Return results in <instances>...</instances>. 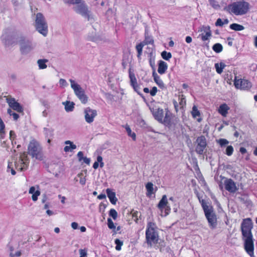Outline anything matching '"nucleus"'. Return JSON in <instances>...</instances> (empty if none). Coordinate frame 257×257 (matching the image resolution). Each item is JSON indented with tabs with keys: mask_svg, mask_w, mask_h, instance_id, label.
Instances as JSON below:
<instances>
[{
	"mask_svg": "<svg viewBox=\"0 0 257 257\" xmlns=\"http://www.w3.org/2000/svg\"><path fill=\"white\" fill-rule=\"evenodd\" d=\"M77 157H78V161L79 162L82 161V159L84 157L83 156V153L82 152H81V151H79L77 153Z\"/></svg>",
	"mask_w": 257,
	"mask_h": 257,
	"instance_id": "obj_50",
	"label": "nucleus"
},
{
	"mask_svg": "<svg viewBox=\"0 0 257 257\" xmlns=\"http://www.w3.org/2000/svg\"><path fill=\"white\" fill-rule=\"evenodd\" d=\"M157 207L161 211H163V210H165V215H167L170 213L171 208L170 206L168 205V202L166 195H164L162 196L161 200L159 201L157 205Z\"/></svg>",
	"mask_w": 257,
	"mask_h": 257,
	"instance_id": "obj_11",
	"label": "nucleus"
},
{
	"mask_svg": "<svg viewBox=\"0 0 257 257\" xmlns=\"http://www.w3.org/2000/svg\"><path fill=\"white\" fill-rule=\"evenodd\" d=\"M6 101L9 106L14 110L18 112H22L23 111L22 106L18 102L16 101L14 98L12 97L11 96H8L6 97Z\"/></svg>",
	"mask_w": 257,
	"mask_h": 257,
	"instance_id": "obj_13",
	"label": "nucleus"
},
{
	"mask_svg": "<svg viewBox=\"0 0 257 257\" xmlns=\"http://www.w3.org/2000/svg\"><path fill=\"white\" fill-rule=\"evenodd\" d=\"M148 43H151V41L150 42H145L144 41L143 42H141L139 44H137L136 46V50L138 52L137 57L139 59L141 58V56L142 54L143 48L145 45L148 44Z\"/></svg>",
	"mask_w": 257,
	"mask_h": 257,
	"instance_id": "obj_25",
	"label": "nucleus"
},
{
	"mask_svg": "<svg viewBox=\"0 0 257 257\" xmlns=\"http://www.w3.org/2000/svg\"><path fill=\"white\" fill-rule=\"evenodd\" d=\"M152 75L155 82L158 85V86L161 88H164L165 84L163 80H162L161 77L157 74V73L155 72V71H153Z\"/></svg>",
	"mask_w": 257,
	"mask_h": 257,
	"instance_id": "obj_24",
	"label": "nucleus"
},
{
	"mask_svg": "<svg viewBox=\"0 0 257 257\" xmlns=\"http://www.w3.org/2000/svg\"><path fill=\"white\" fill-rule=\"evenodd\" d=\"M224 185L225 190L230 193H234L237 190L235 182L230 178H225L224 181Z\"/></svg>",
	"mask_w": 257,
	"mask_h": 257,
	"instance_id": "obj_15",
	"label": "nucleus"
},
{
	"mask_svg": "<svg viewBox=\"0 0 257 257\" xmlns=\"http://www.w3.org/2000/svg\"><path fill=\"white\" fill-rule=\"evenodd\" d=\"M153 186V184L152 182H148L146 185V188L147 189V196L151 197L153 194L155 193L154 192Z\"/></svg>",
	"mask_w": 257,
	"mask_h": 257,
	"instance_id": "obj_26",
	"label": "nucleus"
},
{
	"mask_svg": "<svg viewBox=\"0 0 257 257\" xmlns=\"http://www.w3.org/2000/svg\"><path fill=\"white\" fill-rule=\"evenodd\" d=\"M99 167V162H98V161L95 162L93 165V168L94 169H97Z\"/></svg>",
	"mask_w": 257,
	"mask_h": 257,
	"instance_id": "obj_57",
	"label": "nucleus"
},
{
	"mask_svg": "<svg viewBox=\"0 0 257 257\" xmlns=\"http://www.w3.org/2000/svg\"><path fill=\"white\" fill-rule=\"evenodd\" d=\"M70 82L71 83V87L73 89L75 95L77 97L85 93L84 90L79 84L76 83L74 80L70 79Z\"/></svg>",
	"mask_w": 257,
	"mask_h": 257,
	"instance_id": "obj_18",
	"label": "nucleus"
},
{
	"mask_svg": "<svg viewBox=\"0 0 257 257\" xmlns=\"http://www.w3.org/2000/svg\"><path fill=\"white\" fill-rule=\"evenodd\" d=\"M65 3L69 4H79L80 3L81 0H63Z\"/></svg>",
	"mask_w": 257,
	"mask_h": 257,
	"instance_id": "obj_45",
	"label": "nucleus"
},
{
	"mask_svg": "<svg viewBox=\"0 0 257 257\" xmlns=\"http://www.w3.org/2000/svg\"><path fill=\"white\" fill-rule=\"evenodd\" d=\"M234 85L237 89L244 90H249L252 87V83L248 80L237 79L236 77H235L234 80Z\"/></svg>",
	"mask_w": 257,
	"mask_h": 257,
	"instance_id": "obj_8",
	"label": "nucleus"
},
{
	"mask_svg": "<svg viewBox=\"0 0 257 257\" xmlns=\"http://www.w3.org/2000/svg\"><path fill=\"white\" fill-rule=\"evenodd\" d=\"M17 138V136L15 133V132L14 131H10V140H17L16 139Z\"/></svg>",
	"mask_w": 257,
	"mask_h": 257,
	"instance_id": "obj_47",
	"label": "nucleus"
},
{
	"mask_svg": "<svg viewBox=\"0 0 257 257\" xmlns=\"http://www.w3.org/2000/svg\"><path fill=\"white\" fill-rule=\"evenodd\" d=\"M59 83L62 86H65L66 85L67 82L66 80L64 79H60L59 80Z\"/></svg>",
	"mask_w": 257,
	"mask_h": 257,
	"instance_id": "obj_53",
	"label": "nucleus"
},
{
	"mask_svg": "<svg viewBox=\"0 0 257 257\" xmlns=\"http://www.w3.org/2000/svg\"><path fill=\"white\" fill-rule=\"evenodd\" d=\"M28 150L29 154L33 158L40 161L43 159L42 148L36 140H32L30 142Z\"/></svg>",
	"mask_w": 257,
	"mask_h": 257,
	"instance_id": "obj_5",
	"label": "nucleus"
},
{
	"mask_svg": "<svg viewBox=\"0 0 257 257\" xmlns=\"http://www.w3.org/2000/svg\"><path fill=\"white\" fill-rule=\"evenodd\" d=\"M30 160L28 157V154L26 152H23L20 154L19 159H17L14 161V164L13 162H9L8 166V171L11 169V174L15 175L16 173L15 168L19 171H23L26 170L28 168Z\"/></svg>",
	"mask_w": 257,
	"mask_h": 257,
	"instance_id": "obj_3",
	"label": "nucleus"
},
{
	"mask_svg": "<svg viewBox=\"0 0 257 257\" xmlns=\"http://www.w3.org/2000/svg\"><path fill=\"white\" fill-rule=\"evenodd\" d=\"M35 27L40 34L44 36L47 35L48 33V25L44 16L41 13H38L36 15Z\"/></svg>",
	"mask_w": 257,
	"mask_h": 257,
	"instance_id": "obj_6",
	"label": "nucleus"
},
{
	"mask_svg": "<svg viewBox=\"0 0 257 257\" xmlns=\"http://www.w3.org/2000/svg\"><path fill=\"white\" fill-rule=\"evenodd\" d=\"M11 142H12V145L13 146V147H14V145H16L17 144L16 140H14L13 141L11 140Z\"/></svg>",
	"mask_w": 257,
	"mask_h": 257,
	"instance_id": "obj_61",
	"label": "nucleus"
},
{
	"mask_svg": "<svg viewBox=\"0 0 257 257\" xmlns=\"http://www.w3.org/2000/svg\"><path fill=\"white\" fill-rule=\"evenodd\" d=\"M125 128L127 132V135L132 137L133 141L136 140V135L134 132H132L130 126L127 124L125 125Z\"/></svg>",
	"mask_w": 257,
	"mask_h": 257,
	"instance_id": "obj_30",
	"label": "nucleus"
},
{
	"mask_svg": "<svg viewBox=\"0 0 257 257\" xmlns=\"http://www.w3.org/2000/svg\"><path fill=\"white\" fill-rule=\"evenodd\" d=\"M228 23V21L227 19H225L224 22H223L220 18H218L215 22V26L222 27L224 24H227Z\"/></svg>",
	"mask_w": 257,
	"mask_h": 257,
	"instance_id": "obj_37",
	"label": "nucleus"
},
{
	"mask_svg": "<svg viewBox=\"0 0 257 257\" xmlns=\"http://www.w3.org/2000/svg\"><path fill=\"white\" fill-rule=\"evenodd\" d=\"M164 112L162 108H158L153 112V115L155 118L160 122H161L164 119Z\"/></svg>",
	"mask_w": 257,
	"mask_h": 257,
	"instance_id": "obj_22",
	"label": "nucleus"
},
{
	"mask_svg": "<svg viewBox=\"0 0 257 257\" xmlns=\"http://www.w3.org/2000/svg\"><path fill=\"white\" fill-rule=\"evenodd\" d=\"M65 144L66 145H69V146H66L64 148V151L65 152H71L72 150L75 149L76 148V146L74 145L72 142L70 141H66L65 142Z\"/></svg>",
	"mask_w": 257,
	"mask_h": 257,
	"instance_id": "obj_28",
	"label": "nucleus"
},
{
	"mask_svg": "<svg viewBox=\"0 0 257 257\" xmlns=\"http://www.w3.org/2000/svg\"><path fill=\"white\" fill-rule=\"evenodd\" d=\"M20 50L22 53H25L30 51L32 49L31 42L24 37H21L19 40Z\"/></svg>",
	"mask_w": 257,
	"mask_h": 257,
	"instance_id": "obj_12",
	"label": "nucleus"
},
{
	"mask_svg": "<svg viewBox=\"0 0 257 257\" xmlns=\"http://www.w3.org/2000/svg\"><path fill=\"white\" fill-rule=\"evenodd\" d=\"M254 46L257 48V36L254 37Z\"/></svg>",
	"mask_w": 257,
	"mask_h": 257,
	"instance_id": "obj_60",
	"label": "nucleus"
},
{
	"mask_svg": "<svg viewBox=\"0 0 257 257\" xmlns=\"http://www.w3.org/2000/svg\"><path fill=\"white\" fill-rule=\"evenodd\" d=\"M253 223L250 218L243 219L241 224V232L244 240V248L250 256L254 255V242L251 230Z\"/></svg>",
	"mask_w": 257,
	"mask_h": 257,
	"instance_id": "obj_1",
	"label": "nucleus"
},
{
	"mask_svg": "<svg viewBox=\"0 0 257 257\" xmlns=\"http://www.w3.org/2000/svg\"><path fill=\"white\" fill-rule=\"evenodd\" d=\"M197 142L196 152L197 154L202 155L207 145L206 139L204 136H201L198 138Z\"/></svg>",
	"mask_w": 257,
	"mask_h": 257,
	"instance_id": "obj_14",
	"label": "nucleus"
},
{
	"mask_svg": "<svg viewBox=\"0 0 257 257\" xmlns=\"http://www.w3.org/2000/svg\"><path fill=\"white\" fill-rule=\"evenodd\" d=\"M161 56L164 60H169L172 58V55L170 52L164 51L161 53Z\"/></svg>",
	"mask_w": 257,
	"mask_h": 257,
	"instance_id": "obj_35",
	"label": "nucleus"
},
{
	"mask_svg": "<svg viewBox=\"0 0 257 257\" xmlns=\"http://www.w3.org/2000/svg\"><path fill=\"white\" fill-rule=\"evenodd\" d=\"M192 115L194 118H196L197 116H199L200 115L199 111L195 106H194L192 108Z\"/></svg>",
	"mask_w": 257,
	"mask_h": 257,
	"instance_id": "obj_38",
	"label": "nucleus"
},
{
	"mask_svg": "<svg viewBox=\"0 0 257 257\" xmlns=\"http://www.w3.org/2000/svg\"><path fill=\"white\" fill-rule=\"evenodd\" d=\"M71 227L74 229H76L78 227V224L76 222H73L71 223Z\"/></svg>",
	"mask_w": 257,
	"mask_h": 257,
	"instance_id": "obj_58",
	"label": "nucleus"
},
{
	"mask_svg": "<svg viewBox=\"0 0 257 257\" xmlns=\"http://www.w3.org/2000/svg\"><path fill=\"white\" fill-rule=\"evenodd\" d=\"M194 192L199 203L201 205L209 226L212 229L215 228L217 226V216L215 212L214 211L213 206L211 205H208L207 204V202L204 199H202V196H200L197 189H194Z\"/></svg>",
	"mask_w": 257,
	"mask_h": 257,
	"instance_id": "obj_2",
	"label": "nucleus"
},
{
	"mask_svg": "<svg viewBox=\"0 0 257 257\" xmlns=\"http://www.w3.org/2000/svg\"><path fill=\"white\" fill-rule=\"evenodd\" d=\"M128 73L131 85L133 87L134 89L138 92L139 94L141 95V93L138 91V90L139 88V86L137 83V78L135 73L131 71V68L129 69Z\"/></svg>",
	"mask_w": 257,
	"mask_h": 257,
	"instance_id": "obj_17",
	"label": "nucleus"
},
{
	"mask_svg": "<svg viewBox=\"0 0 257 257\" xmlns=\"http://www.w3.org/2000/svg\"><path fill=\"white\" fill-rule=\"evenodd\" d=\"M225 66V65L223 63H220V64L216 63L215 64V67L217 73L218 74H221L222 72L223 69L224 68Z\"/></svg>",
	"mask_w": 257,
	"mask_h": 257,
	"instance_id": "obj_33",
	"label": "nucleus"
},
{
	"mask_svg": "<svg viewBox=\"0 0 257 257\" xmlns=\"http://www.w3.org/2000/svg\"><path fill=\"white\" fill-rule=\"evenodd\" d=\"M233 151V147L232 146H228L226 149L225 154L227 156H230L232 155Z\"/></svg>",
	"mask_w": 257,
	"mask_h": 257,
	"instance_id": "obj_42",
	"label": "nucleus"
},
{
	"mask_svg": "<svg viewBox=\"0 0 257 257\" xmlns=\"http://www.w3.org/2000/svg\"><path fill=\"white\" fill-rule=\"evenodd\" d=\"M174 42H173V41H172V40H171V41H170L169 42V46L170 47H173V46H174Z\"/></svg>",
	"mask_w": 257,
	"mask_h": 257,
	"instance_id": "obj_62",
	"label": "nucleus"
},
{
	"mask_svg": "<svg viewBox=\"0 0 257 257\" xmlns=\"http://www.w3.org/2000/svg\"><path fill=\"white\" fill-rule=\"evenodd\" d=\"M199 31L201 33L199 35V38H200L202 41L205 42L209 40L212 36V32L210 26H202L200 28Z\"/></svg>",
	"mask_w": 257,
	"mask_h": 257,
	"instance_id": "obj_10",
	"label": "nucleus"
},
{
	"mask_svg": "<svg viewBox=\"0 0 257 257\" xmlns=\"http://www.w3.org/2000/svg\"><path fill=\"white\" fill-rule=\"evenodd\" d=\"M230 28L234 31H239L244 30V27L240 24L233 23L230 25Z\"/></svg>",
	"mask_w": 257,
	"mask_h": 257,
	"instance_id": "obj_29",
	"label": "nucleus"
},
{
	"mask_svg": "<svg viewBox=\"0 0 257 257\" xmlns=\"http://www.w3.org/2000/svg\"><path fill=\"white\" fill-rule=\"evenodd\" d=\"M40 194V192L38 190L35 191V192L33 194L32 196V200L34 201H36L38 199V196H39Z\"/></svg>",
	"mask_w": 257,
	"mask_h": 257,
	"instance_id": "obj_46",
	"label": "nucleus"
},
{
	"mask_svg": "<svg viewBox=\"0 0 257 257\" xmlns=\"http://www.w3.org/2000/svg\"><path fill=\"white\" fill-rule=\"evenodd\" d=\"M83 163H85L87 165H89L90 162V160L89 158H88L86 157H84L83 159Z\"/></svg>",
	"mask_w": 257,
	"mask_h": 257,
	"instance_id": "obj_51",
	"label": "nucleus"
},
{
	"mask_svg": "<svg viewBox=\"0 0 257 257\" xmlns=\"http://www.w3.org/2000/svg\"><path fill=\"white\" fill-rule=\"evenodd\" d=\"M106 192L111 203L113 205H115L117 201L115 192L110 188L106 189Z\"/></svg>",
	"mask_w": 257,
	"mask_h": 257,
	"instance_id": "obj_20",
	"label": "nucleus"
},
{
	"mask_svg": "<svg viewBox=\"0 0 257 257\" xmlns=\"http://www.w3.org/2000/svg\"><path fill=\"white\" fill-rule=\"evenodd\" d=\"M229 109L230 107L228 106V105L224 103L219 106L218 109V112L222 116L226 117Z\"/></svg>",
	"mask_w": 257,
	"mask_h": 257,
	"instance_id": "obj_21",
	"label": "nucleus"
},
{
	"mask_svg": "<svg viewBox=\"0 0 257 257\" xmlns=\"http://www.w3.org/2000/svg\"><path fill=\"white\" fill-rule=\"evenodd\" d=\"M158 91L157 88L156 86L153 87L151 90L150 93L151 96H154L156 95Z\"/></svg>",
	"mask_w": 257,
	"mask_h": 257,
	"instance_id": "obj_49",
	"label": "nucleus"
},
{
	"mask_svg": "<svg viewBox=\"0 0 257 257\" xmlns=\"http://www.w3.org/2000/svg\"><path fill=\"white\" fill-rule=\"evenodd\" d=\"M77 176L80 178L79 183L82 185H84L86 183V176H84L83 173L82 172L78 174Z\"/></svg>",
	"mask_w": 257,
	"mask_h": 257,
	"instance_id": "obj_36",
	"label": "nucleus"
},
{
	"mask_svg": "<svg viewBox=\"0 0 257 257\" xmlns=\"http://www.w3.org/2000/svg\"><path fill=\"white\" fill-rule=\"evenodd\" d=\"M74 108V103L73 102L66 101L65 104V109L66 111L69 112L73 111Z\"/></svg>",
	"mask_w": 257,
	"mask_h": 257,
	"instance_id": "obj_31",
	"label": "nucleus"
},
{
	"mask_svg": "<svg viewBox=\"0 0 257 257\" xmlns=\"http://www.w3.org/2000/svg\"><path fill=\"white\" fill-rule=\"evenodd\" d=\"M109 215L114 220H116L117 217V212L114 209H111L109 212Z\"/></svg>",
	"mask_w": 257,
	"mask_h": 257,
	"instance_id": "obj_40",
	"label": "nucleus"
},
{
	"mask_svg": "<svg viewBox=\"0 0 257 257\" xmlns=\"http://www.w3.org/2000/svg\"><path fill=\"white\" fill-rule=\"evenodd\" d=\"M65 144L66 145H69V146H66L64 148V151L65 152H71L72 150L75 149L76 148V146L74 145L72 142L70 141H66L65 142Z\"/></svg>",
	"mask_w": 257,
	"mask_h": 257,
	"instance_id": "obj_27",
	"label": "nucleus"
},
{
	"mask_svg": "<svg viewBox=\"0 0 257 257\" xmlns=\"http://www.w3.org/2000/svg\"><path fill=\"white\" fill-rule=\"evenodd\" d=\"M185 41L187 43H190L192 41V39L190 36H187L185 38Z\"/></svg>",
	"mask_w": 257,
	"mask_h": 257,
	"instance_id": "obj_54",
	"label": "nucleus"
},
{
	"mask_svg": "<svg viewBox=\"0 0 257 257\" xmlns=\"http://www.w3.org/2000/svg\"><path fill=\"white\" fill-rule=\"evenodd\" d=\"M156 225L154 222H149L146 230V240L148 246L152 247L159 243V236L156 230Z\"/></svg>",
	"mask_w": 257,
	"mask_h": 257,
	"instance_id": "obj_4",
	"label": "nucleus"
},
{
	"mask_svg": "<svg viewBox=\"0 0 257 257\" xmlns=\"http://www.w3.org/2000/svg\"><path fill=\"white\" fill-rule=\"evenodd\" d=\"M97 160L98 161V162L100 164V167L101 168H103L104 164L103 162V159L102 157L101 156H98L97 157Z\"/></svg>",
	"mask_w": 257,
	"mask_h": 257,
	"instance_id": "obj_48",
	"label": "nucleus"
},
{
	"mask_svg": "<svg viewBox=\"0 0 257 257\" xmlns=\"http://www.w3.org/2000/svg\"><path fill=\"white\" fill-rule=\"evenodd\" d=\"M82 103L85 104L88 101V97L84 93L77 97Z\"/></svg>",
	"mask_w": 257,
	"mask_h": 257,
	"instance_id": "obj_41",
	"label": "nucleus"
},
{
	"mask_svg": "<svg viewBox=\"0 0 257 257\" xmlns=\"http://www.w3.org/2000/svg\"><path fill=\"white\" fill-rule=\"evenodd\" d=\"M114 242L116 244L115 249L116 250H120L121 249V246L123 244L122 241L120 240L119 239H115Z\"/></svg>",
	"mask_w": 257,
	"mask_h": 257,
	"instance_id": "obj_39",
	"label": "nucleus"
},
{
	"mask_svg": "<svg viewBox=\"0 0 257 257\" xmlns=\"http://www.w3.org/2000/svg\"><path fill=\"white\" fill-rule=\"evenodd\" d=\"M107 225L108 227L110 229H115V226L111 218H109L107 219Z\"/></svg>",
	"mask_w": 257,
	"mask_h": 257,
	"instance_id": "obj_43",
	"label": "nucleus"
},
{
	"mask_svg": "<svg viewBox=\"0 0 257 257\" xmlns=\"http://www.w3.org/2000/svg\"><path fill=\"white\" fill-rule=\"evenodd\" d=\"M48 62L47 59H39L37 61V63L40 69H44L47 68V66L46 63Z\"/></svg>",
	"mask_w": 257,
	"mask_h": 257,
	"instance_id": "obj_32",
	"label": "nucleus"
},
{
	"mask_svg": "<svg viewBox=\"0 0 257 257\" xmlns=\"http://www.w3.org/2000/svg\"><path fill=\"white\" fill-rule=\"evenodd\" d=\"M168 69V65L165 62L160 60L158 63V72L160 74L165 73Z\"/></svg>",
	"mask_w": 257,
	"mask_h": 257,
	"instance_id": "obj_23",
	"label": "nucleus"
},
{
	"mask_svg": "<svg viewBox=\"0 0 257 257\" xmlns=\"http://www.w3.org/2000/svg\"><path fill=\"white\" fill-rule=\"evenodd\" d=\"M218 143L220 145V146L222 147L226 145H227L229 142L228 141L225 139H220L218 141Z\"/></svg>",
	"mask_w": 257,
	"mask_h": 257,
	"instance_id": "obj_44",
	"label": "nucleus"
},
{
	"mask_svg": "<svg viewBox=\"0 0 257 257\" xmlns=\"http://www.w3.org/2000/svg\"><path fill=\"white\" fill-rule=\"evenodd\" d=\"M11 116H13V118H14V119L15 120H18V119L19 118V115L18 114H17V113L14 112L13 113H12V115Z\"/></svg>",
	"mask_w": 257,
	"mask_h": 257,
	"instance_id": "obj_52",
	"label": "nucleus"
},
{
	"mask_svg": "<svg viewBox=\"0 0 257 257\" xmlns=\"http://www.w3.org/2000/svg\"><path fill=\"white\" fill-rule=\"evenodd\" d=\"M77 5V6L74 8V11L77 13L86 18L88 20H89L92 18L91 12L88 10V7L84 2H81V1L80 3Z\"/></svg>",
	"mask_w": 257,
	"mask_h": 257,
	"instance_id": "obj_7",
	"label": "nucleus"
},
{
	"mask_svg": "<svg viewBox=\"0 0 257 257\" xmlns=\"http://www.w3.org/2000/svg\"><path fill=\"white\" fill-rule=\"evenodd\" d=\"M84 113L85 120L89 123L93 121L94 117L97 115V111L89 107L85 109Z\"/></svg>",
	"mask_w": 257,
	"mask_h": 257,
	"instance_id": "obj_16",
	"label": "nucleus"
},
{
	"mask_svg": "<svg viewBox=\"0 0 257 257\" xmlns=\"http://www.w3.org/2000/svg\"><path fill=\"white\" fill-rule=\"evenodd\" d=\"M213 50L217 53L221 52L223 50V47L220 43H216L212 47Z\"/></svg>",
	"mask_w": 257,
	"mask_h": 257,
	"instance_id": "obj_34",
	"label": "nucleus"
},
{
	"mask_svg": "<svg viewBox=\"0 0 257 257\" xmlns=\"http://www.w3.org/2000/svg\"><path fill=\"white\" fill-rule=\"evenodd\" d=\"M239 152L242 154H244L246 153V149L244 147H240L239 149Z\"/></svg>",
	"mask_w": 257,
	"mask_h": 257,
	"instance_id": "obj_56",
	"label": "nucleus"
},
{
	"mask_svg": "<svg viewBox=\"0 0 257 257\" xmlns=\"http://www.w3.org/2000/svg\"><path fill=\"white\" fill-rule=\"evenodd\" d=\"M35 192V188L34 187H31L29 189V193L30 194H34Z\"/></svg>",
	"mask_w": 257,
	"mask_h": 257,
	"instance_id": "obj_59",
	"label": "nucleus"
},
{
	"mask_svg": "<svg viewBox=\"0 0 257 257\" xmlns=\"http://www.w3.org/2000/svg\"><path fill=\"white\" fill-rule=\"evenodd\" d=\"M97 198L99 200L106 198V195L104 194H100L97 196Z\"/></svg>",
	"mask_w": 257,
	"mask_h": 257,
	"instance_id": "obj_55",
	"label": "nucleus"
},
{
	"mask_svg": "<svg viewBox=\"0 0 257 257\" xmlns=\"http://www.w3.org/2000/svg\"><path fill=\"white\" fill-rule=\"evenodd\" d=\"M178 102L174 100L173 102L176 112L179 111L183 113L185 111V108L186 105V100L185 96L183 94H179L178 95Z\"/></svg>",
	"mask_w": 257,
	"mask_h": 257,
	"instance_id": "obj_9",
	"label": "nucleus"
},
{
	"mask_svg": "<svg viewBox=\"0 0 257 257\" xmlns=\"http://www.w3.org/2000/svg\"><path fill=\"white\" fill-rule=\"evenodd\" d=\"M143 90H144V92L147 93L150 92L149 90V89L147 87L144 88Z\"/></svg>",
	"mask_w": 257,
	"mask_h": 257,
	"instance_id": "obj_63",
	"label": "nucleus"
},
{
	"mask_svg": "<svg viewBox=\"0 0 257 257\" xmlns=\"http://www.w3.org/2000/svg\"><path fill=\"white\" fill-rule=\"evenodd\" d=\"M173 114L168 109H166L165 116H164V119L161 123H164L165 125L171 126L173 119Z\"/></svg>",
	"mask_w": 257,
	"mask_h": 257,
	"instance_id": "obj_19",
	"label": "nucleus"
},
{
	"mask_svg": "<svg viewBox=\"0 0 257 257\" xmlns=\"http://www.w3.org/2000/svg\"><path fill=\"white\" fill-rule=\"evenodd\" d=\"M54 231L57 233H58L60 232V229L59 227H55L54 228Z\"/></svg>",
	"mask_w": 257,
	"mask_h": 257,
	"instance_id": "obj_64",
	"label": "nucleus"
}]
</instances>
